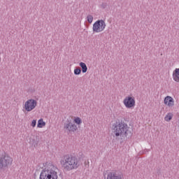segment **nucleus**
Returning a JSON list of instances; mask_svg holds the SVG:
<instances>
[{"label": "nucleus", "mask_w": 179, "mask_h": 179, "mask_svg": "<svg viewBox=\"0 0 179 179\" xmlns=\"http://www.w3.org/2000/svg\"><path fill=\"white\" fill-rule=\"evenodd\" d=\"M39 179H58V168L52 162L43 163V169L40 173Z\"/></svg>", "instance_id": "nucleus-1"}, {"label": "nucleus", "mask_w": 179, "mask_h": 179, "mask_svg": "<svg viewBox=\"0 0 179 179\" xmlns=\"http://www.w3.org/2000/svg\"><path fill=\"white\" fill-rule=\"evenodd\" d=\"M113 136L117 138V139H125L128 135L131 134L129 127L122 120H118V122L113 124Z\"/></svg>", "instance_id": "nucleus-2"}, {"label": "nucleus", "mask_w": 179, "mask_h": 179, "mask_svg": "<svg viewBox=\"0 0 179 179\" xmlns=\"http://www.w3.org/2000/svg\"><path fill=\"white\" fill-rule=\"evenodd\" d=\"M60 163L66 171H71V170H76L79 167V160L76 157L65 155L63 159H61Z\"/></svg>", "instance_id": "nucleus-3"}, {"label": "nucleus", "mask_w": 179, "mask_h": 179, "mask_svg": "<svg viewBox=\"0 0 179 179\" xmlns=\"http://www.w3.org/2000/svg\"><path fill=\"white\" fill-rule=\"evenodd\" d=\"M73 122L68 120L64 124V129L69 131V132H76L78 131V127L82 125V118L75 116L73 117Z\"/></svg>", "instance_id": "nucleus-4"}, {"label": "nucleus", "mask_w": 179, "mask_h": 179, "mask_svg": "<svg viewBox=\"0 0 179 179\" xmlns=\"http://www.w3.org/2000/svg\"><path fill=\"white\" fill-rule=\"evenodd\" d=\"M106 22L103 20H98L96 21L92 27L94 33H101L106 29Z\"/></svg>", "instance_id": "nucleus-5"}, {"label": "nucleus", "mask_w": 179, "mask_h": 179, "mask_svg": "<svg viewBox=\"0 0 179 179\" xmlns=\"http://www.w3.org/2000/svg\"><path fill=\"white\" fill-rule=\"evenodd\" d=\"M36 107H37V101L34 99H29L24 102L23 108L27 113H30V111H33Z\"/></svg>", "instance_id": "nucleus-6"}, {"label": "nucleus", "mask_w": 179, "mask_h": 179, "mask_svg": "<svg viewBox=\"0 0 179 179\" xmlns=\"http://www.w3.org/2000/svg\"><path fill=\"white\" fill-rule=\"evenodd\" d=\"M13 159L6 154H3L0 157V169L7 167L9 164H12Z\"/></svg>", "instance_id": "nucleus-7"}, {"label": "nucleus", "mask_w": 179, "mask_h": 179, "mask_svg": "<svg viewBox=\"0 0 179 179\" xmlns=\"http://www.w3.org/2000/svg\"><path fill=\"white\" fill-rule=\"evenodd\" d=\"M123 104L126 108H134L135 107L136 101L135 96H127L123 100Z\"/></svg>", "instance_id": "nucleus-8"}, {"label": "nucleus", "mask_w": 179, "mask_h": 179, "mask_svg": "<svg viewBox=\"0 0 179 179\" xmlns=\"http://www.w3.org/2000/svg\"><path fill=\"white\" fill-rule=\"evenodd\" d=\"M164 103L167 107H174V99L171 96H166L164 99Z\"/></svg>", "instance_id": "nucleus-9"}, {"label": "nucleus", "mask_w": 179, "mask_h": 179, "mask_svg": "<svg viewBox=\"0 0 179 179\" xmlns=\"http://www.w3.org/2000/svg\"><path fill=\"white\" fill-rule=\"evenodd\" d=\"M172 78L174 82L179 83V68L175 69L172 73Z\"/></svg>", "instance_id": "nucleus-10"}, {"label": "nucleus", "mask_w": 179, "mask_h": 179, "mask_svg": "<svg viewBox=\"0 0 179 179\" xmlns=\"http://www.w3.org/2000/svg\"><path fill=\"white\" fill-rule=\"evenodd\" d=\"M107 179H122V177L115 173L110 172L108 174Z\"/></svg>", "instance_id": "nucleus-11"}, {"label": "nucleus", "mask_w": 179, "mask_h": 179, "mask_svg": "<svg viewBox=\"0 0 179 179\" xmlns=\"http://www.w3.org/2000/svg\"><path fill=\"white\" fill-rule=\"evenodd\" d=\"M80 68H82V72L83 73H86L87 72V66H86V64L83 62H80L79 64Z\"/></svg>", "instance_id": "nucleus-12"}, {"label": "nucleus", "mask_w": 179, "mask_h": 179, "mask_svg": "<svg viewBox=\"0 0 179 179\" xmlns=\"http://www.w3.org/2000/svg\"><path fill=\"white\" fill-rule=\"evenodd\" d=\"M173 120V113H169L166 115L164 117V120L166 121V122H169Z\"/></svg>", "instance_id": "nucleus-13"}, {"label": "nucleus", "mask_w": 179, "mask_h": 179, "mask_svg": "<svg viewBox=\"0 0 179 179\" xmlns=\"http://www.w3.org/2000/svg\"><path fill=\"white\" fill-rule=\"evenodd\" d=\"M45 126V122H44V120L40 119L38 121L37 127L38 128H44Z\"/></svg>", "instance_id": "nucleus-14"}, {"label": "nucleus", "mask_w": 179, "mask_h": 179, "mask_svg": "<svg viewBox=\"0 0 179 179\" xmlns=\"http://www.w3.org/2000/svg\"><path fill=\"white\" fill-rule=\"evenodd\" d=\"M82 73V70L80 69L77 68L74 69V75H80Z\"/></svg>", "instance_id": "nucleus-15"}, {"label": "nucleus", "mask_w": 179, "mask_h": 179, "mask_svg": "<svg viewBox=\"0 0 179 179\" xmlns=\"http://www.w3.org/2000/svg\"><path fill=\"white\" fill-rule=\"evenodd\" d=\"M87 19L89 23H93V15H87Z\"/></svg>", "instance_id": "nucleus-16"}, {"label": "nucleus", "mask_w": 179, "mask_h": 179, "mask_svg": "<svg viewBox=\"0 0 179 179\" xmlns=\"http://www.w3.org/2000/svg\"><path fill=\"white\" fill-rule=\"evenodd\" d=\"M36 124H37V120H33L31 121V127H32V128H35Z\"/></svg>", "instance_id": "nucleus-17"}, {"label": "nucleus", "mask_w": 179, "mask_h": 179, "mask_svg": "<svg viewBox=\"0 0 179 179\" xmlns=\"http://www.w3.org/2000/svg\"><path fill=\"white\" fill-rule=\"evenodd\" d=\"M0 62H1V53H0Z\"/></svg>", "instance_id": "nucleus-18"}]
</instances>
